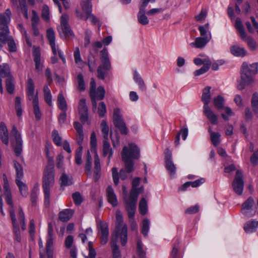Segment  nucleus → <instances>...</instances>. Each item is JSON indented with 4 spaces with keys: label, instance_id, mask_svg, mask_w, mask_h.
I'll return each instance as SVG.
<instances>
[{
    "label": "nucleus",
    "instance_id": "obj_25",
    "mask_svg": "<svg viewBox=\"0 0 258 258\" xmlns=\"http://www.w3.org/2000/svg\"><path fill=\"white\" fill-rule=\"evenodd\" d=\"M231 53L235 56L244 57L247 54V51L243 47L238 45H232L230 47Z\"/></svg>",
    "mask_w": 258,
    "mask_h": 258
},
{
    "label": "nucleus",
    "instance_id": "obj_7",
    "mask_svg": "<svg viewBox=\"0 0 258 258\" xmlns=\"http://www.w3.org/2000/svg\"><path fill=\"white\" fill-rule=\"evenodd\" d=\"M235 27L239 34L240 37L242 40L247 42L250 49L254 50L256 48V43L255 41L250 37H248L245 32L243 26L240 18H237L235 20Z\"/></svg>",
    "mask_w": 258,
    "mask_h": 258
},
{
    "label": "nucleus",
    "instance_id": "obj_37",
    "mask_svg": "<svg viewBox=\"0 0 258 258\" xmlns=\"http://www.w3.org/2000/svg\"><path fill=\"white\" fill-rule=\"evenodd\" d=\"M57 104L58 108L63 112H66L68 109L67 101L61 93H59L57 97Z\"/></svg>",
    "mask_w": 258,
    "mask_h": 258
},
{
    "label": "nucleus",
    "instance_id": "obj_5",
    "mask_svg": "<svg viewBox=\"0 0 258 258\" xmlns=\"http://www.w3.org/2000/svg\"><path fill=\"white\" fill-rule=\"evenodd\" d=\"M116 234L119 235L121 244L122 246H124L127 241V228L126 224L122 225L123 218L119 211H116Z\"/></svg>",
    "mask_w": 258,
    "mask_h": 258
},
{
    "label": "nucleus",
    "instance_id": "obj_64",
    "mask_svg": "<svg viewBox=\"0 0 258 258\" xmlns=\"http://www.w3.org/2000/svg\"><path fill=\"white\" fill-rule=\"evenodd\" d=\"M42 17L44 20L47 21L49 19V8L46 5H44L42 8Z\"/></svg>",
    "mask_w": 258,
    "mask_h": 258
},
{
    "label": "nucleus",
    "instance_id": "obj_48",
    "mask_svg": "<svg viewBox=\"0 0 258 258\" xmlns=\"http://www.w3.org/2000/svg\"><path fill=\"white\" fill-rule=\"evenodd\" d=\"M101 132L104 140H107L108 138L109 127L105 120H103L100 124Z\"/></svg>",
    "mask_w": 258,
    "mask_h": 258
},
{
    "label": "nucleus",
    "instance_id": "obj_20",
    "mask_svg": "<svg viewBox=\"0 0 258 258\" xmlns=\"http://www.w3.org/2000/svg\"><path fill=\"white\" fill-rule=\"evenodd\" d=\"M32 55L35 62V69L40 72L42 70V64L41 63V53L40 48L33 46Z\"/></svg>",
    "mask_w": 258,
    "mask_h": 258
},
{
    "label": "nucleus",
    "instance_id": "obj_46",
    "mask_svg": "<svg viewBox=\"0 0 258 258\" xmlns=\"http://www.w3.org/2000/svg\"><path fill=\"white\" fill-rule=\"evenodd\" d=\"M165 167L168 170L170 176L174 177L176 172V167L173 161L165 162Z\"/></svg>",
    "mask_w": 258,
    "mask_h": 258
},
{
    "label": "nucleus",
    "instance_id": "obj_42",
    "mask_svg": "<svg viewBox=\"0 0 258 258\" xmlns=\"http://www.w3.org/2000/svg\"><path fill=\"white\" fill-rule=\"evenodd\" d=\"M6 86L7 92L9 93L12 94L14 93L15 89L14 78L12 76L9 77L8 79H6Z\"/></svg>",
    "mask_w": 258,
    "mask_h": 258
},
{
    "label": "nucleus",
    "instance_id": "obj_24",
    "mask_svg": "<svg viewBox=\"0 0 258 258\" xmlns=\"http://www.w3.org/2000/svg\"><path fill=\"white\" fill-rule=\"evenodd\" d=\"M74 211L71 209H64L58 214L59 219L62 222L68 221L73 216Z\"/></svg>",
    "mask_w": 258,
    "mask_h": 258
},
{
    "label": "nucleus",
    "instance_id": "obj_41",
    "mask_svg": "<svg viewBox=\"0 0 258 258\" xmlns=\"http://www.w3.org/2000/svg\"><path fill=\"white\" fill-rule=\"evenodd\" d=\"M60 186H69L73 184L72 178H70L67 174L63 173L60 178Z\"/></svg>",
    "mask_w": 258,
    "mask_h": 258
},
{
    "label": "nucleus",
    "instance_id": "obj_29",
    "mask_svg": "<svg viewBox=\"0 0 258 258\" xmlns=\"http://www.w3.org/2000/svg\"><path fill=\"white\" fill-rule=\"evenodd\" d=\"M119 237L118 234H116L114 237L111 238V245L112 249V252L113 254V258H119L120 252L118 246L117 244V238Z\"/></svg>",
    "mask_w": 258,
    "mask_h": 258
},
{
    "label": "nucleus",
    "instance_id": "obj_39",
    "mask_svg": "<svg viewBox=\"0 0 258 258\" xmlns=\"http://www.w3.org/2000/svg\"><path fill=\"white\" fill-rule=\"evenodd\" d=\"M110 70H107L105 68L98 66L97 70V78L102 80H105L106 77L108 74V72Z\"/></svg>",
    "mask_w": 258,
    "mask_h": 258
},
{
    "label": "nucleus",
    "instance_id": "obj_57",
    "mask_svg": "<svg viewBox=\"0 0 258 258\" xmlns=\"http://www.w3.org/2000/svg\"><path fill=\"white\" fill-rule=\"evenodd\" d=\"M8 45V50L10 52H15L17 51L16 44L12 37L8 40L7 42Z\"/></svg>",
    "mask_w": 258,
    "mask_h": 258
},
{
    "label": "nucleus",
    "instance_id": "obj_12",
    "mask_svg": "<svg viewBox=\"0 0 258 258\" xmlns=\"http://www.w3.org/2000/svg\"><path fill=\"white\" fill-rule=\"evenodd\" d=\"M242 173L237 170L236 173L235 179L232 183V186L234 191L238 195L242 194L244 186V182L242 179Z\"/></svg>",
    "mask_w": 258,
    "mask_h": 258
},
{
    "label": "nucleus",
    "instance_id": "obj_2",
    "mask_svg": "<svg viewBox=\"0 0 258 258\" xmlns=\"http://www.w3.org/2000/svg\"><path fill=\"white\" fill-rule=\"evenodd\" d=\"M258 71V63H253L248 66L247 62H244L241 68V80L237 85L238 89L242 90L245 87L250 85L254 81L253 76Z\"/></svg>",
    "mask_w": 258,
    "mask_h": 258
},
{
    "label": "nucleus",
    "instance_id": "obj_51",
    "mask_svg": "<svg viewBox=\"0 0 258 258\" xmlns=\"http://www.w3.org/2000/svg\"><path fill=\"white\" fill-rule=\"evenodd\" d=\"M150 229V221L148 219L146 218L143 220L142 222V233L145 236L148 235Z\"/></svg>",
    "mask_w": 258,
    "mask_h": 258
},
{
    "label": "nucleus",
    "instance_id": "obj_61",
    "mask_svg": "<svg viewBox=\"0 0 258 258\" xmlns=\"http://www.w3.org/2000/svg\"><path fill=\"white\" fill-rule=\"evenodd\" d=\"M72 198L73 199L74 202L76 205H79L82 202V196L79 192H76L74 193L72 195Z\"/></svg>",
    "mask_w": 258,
    "mask_h": 258
},
{
    "label": "nucleus",
    "instance_id": "obj_49",
    "mask_svg": "<svg viewBox=\"0 0 258 258\" xmlns=\"http://www.w3.org/2000/svg\"><path fill=\"white\" fill-rule=\"evenodd\" d=\"M221 135L219 133H211V141L214 146H218L220 143Z\"/></svg>",
    "mask_w": 258,
    "mask_h": 258
},
{
    "label": "nucleus",
    "instance_id": "obj_28",
    "mask_svg": "<svg viewBox=\"0 0 258 258\" xmlns=\"http://www.w3.org/2000/svg\"><path fill=\"white\" fill-rule=\"evenodd\" d=\"M26 90L28 95V98L29 100H33L35 97L34 91L35 87L34 82L31 78L28 80L26 85Z\"/></svg>",
    "mask_w": 258,
    "mask_h": 258
},
{
    "label": "nucleus",
    "instance_id": "obj_11",
    "mask_svg": "<svg viewBox=\"0 0 258 258\" xmlns=\"http://www.w3.org/2000/svg\"><path fill=\"white\" fill-rule=\"evenodd\" d=\"M68 21V15L67 14H62L60 17V28L59 31L60 35L63 34L65 37H69L73 35Z\"/></svg>",
    "mask_w": 258,
    "mask_h": 258
},
{
    "label": "nucleus",
    "instance_id": "obj_44",
    "mask_svg": "<svg viewBox=\"0 0 258 258\" xmlns=\"http://www.w3.org/2000/svg\"><path fill=\"white\" fill-rule=\"evenodd\" d=\"M92 158L90 152H87L86 163H85V169L88 171L87 174L91 176L92 174Z\"/></svg>",
    "mask_w": 258,
    "mask_h": 258
},
{
    "label": "nucleus",
    "instance_id": "obj_50",
    "mask_svg": "<svg viewBox=\"0 0 258 258\" xmlns=\"http://www.w3.org/2000/svg\"><path fill=\"white\" fill-rule=\"evenodd\" d=\"M147 203L145 198H142L139 203V210L141 215H144L147 212Z\"/></svg>",
    "mask_w": 258,
    "mask_h": 258
},
{
    "label": "nucleus",
    "instance_id": "obj_10",
    "mask_svg": "<svg viewBox=\"0 0 258 258\" xmlns=\"http://www.w3.org/2000/svg\"><path fill=\"white\" fill-rule=\"evenodd\" d=\"M254 204L253 199L252 197L248 198L242 205L241 213L247 217L254 215L256 209Z\"/></svg>",
    "mask_w": 258,
    "mask_h": 258
},
{
    "label": "nucleus",
    "instance_id": "obj_40",
    "mask_svg": "<svg viewBox=\"0 0 258 258\" xmlns=\"http://www.w3.org/2000/svg\"><path fill=\"white\" fill-rule=\"evenodd\" d=\"M82 10L87 15L92 12V4L89 0H82L81 3Z\"/></svg>",
    "mask_w": 258,
    "mask_h": 258
},
{
    "label": "nucleus",
    "instance_id": "obj_8",
    "mask_svg": "<svg viewBox=\"0 0 258 258\" xmlns=\"http://www.w3.org/2000/svg\"><path fill=\"white\" fill-rule=\"evenodd\" d=\"M11 135L14 138L12 141V147L17 156H19L23 150V141L20 133L15 125L13 126Z\"/></svg>",
    "mask_w": 258,
    "mask_h": 258
},
{
    "label": "nucleus",
    "instance_id": "obj_21",
    "mask_svg": "<svg viewBox=\"0 0 258 258\" xmlns=\"http://www.w3.org/2000/svg\"><path fill=\"white\" fill-rule=\"evenodd\" d=\"M211 36H206L205 37H199L196 38L195 42H191L190 45L192 47L197 48H204L208 42L211 40Z\"/></svg>",
    "mask_w": 258,
    "mask_h": 258
},
{
    "label": "nucleus",
    "instance_id": "obj_22",
    "mask_svg": "<svg viewBox=\"0 0 258 258\" xmlns=\"http://www.w3.org/2000/svg\"><path fill=\"white\" fill-rule=\"evenodd\" d=\"M53 226L51 222H49L48 224V239L46 242V253H48L49 251H53L52 247L53 245Z\"/></svg>",
    "mask_w": 258,
    "mask_h": 258
},
{
    "label": "nucleus",
    "instance_id": "obj_1",
    "mask_svg": "<svg viewBox=\"0 0 258 258\" xmlns=\"http://www.w3.org/2000/svg\"><path fill=\"white\" fill-rule=\"evenodd\" d=\"M122 160L124 163V169L128 173L134 170V163L132 159H138L140 157V150L134 143H130L128 147L124 146L121 153Z\"/></svg>",
    "mask_w": 258,
    "mask_h": 258
},
{
    "label": "nucleus",
    "instance_id": "obj_47",
    "mask_svg": "<svg viewBox=\"0 0 258 258\" xmlns=\"http://www.w3.org/2000/svg\"><path fill=\"white\" fill-rule=\"evenodd\" d=\"M14 166L16 171V179H20L23 178L24 176L23 169L22 165L18 162H14Z\"/></svg>",
    "mask_w": 258,
    "mask_h": 258
},
{
    "label": "nucleus",
    "instance_id": "obj_54",
    "mask_svg": "<svg viewBox=\"0 0 258 258\" xmlns=\"http://www.w3.org/2000/svg\"><path fill=\"white\" fill-rule=\"evenodd\" d=\"M52 137L55 145L60 146L61 145V138L56 130H53L52 132Z\"/></svg>",
    "mask_w": 258,
    "mask_h": 258
},
{
    "label": "nucleus",
    "instance_id": "obj_34",
    "mask_svg": "<svg viewBox=\"0 0 258 258\" xmlns=\"http://www.w3.org/2000/svg\"><path fill=\"white\" fill-rule=\"evenodd\" d=\"M258 226V222L250 221L245 224L244 229L246 233H251L255 231Z\"/></svg>",
    "mask_w": 258,
    "mask_h": 258
},
{
    "label": "nucleus",
    "instance_id": "obj_33",
    "mask_svg": "<svg viewBox=\"0 0 258 258\" xmlns=\"http://www.w3.org/2000/svg\"><path fill=\"white\" fill-rule=\"evenodd\" d=\"M12 76L9 65L6 63L0 64V77L8 79Z\"/></svg>",
    "mask_w": 258,
    "mask_h": 258
},
{
    "label": "nucleus",
    "instance_id": "obj_9",
    "mask_svg": "<svg viewBox=\"0 0 258 258\" xmlns=\"http://www.w3.org/2000/svg\"><path fill=\"white\" fill-rule=\"evenodd\" d=\"M113 122L115 126L117 128L122 135H127L128 130L125 123L122 118L120 110L118 108L114 109L113 114Z\"/></svg>",
    "mask_w": 258,
    "mask_h": 258
},
{
    "label": "nucleus",
    "instance_id": "obj_60",
    "mask_svg": "<svg viewBox=\"0 0 258 258\" xmlns=\"http://www.w3.org/2000/svg\"><path fill=\"white\" fill-rule=\"evenodd\" d=\"M47 38L49 44L55 42V35L52 28H49L47 30Z\"/></svg>",
    "mask_w": 258,
    "mask_h": 258
},
{
    "label": "nucleus",
    "instance_id": "obj_63",
    "mask_svg": "<svg viewBox=\"0 0 258 258\" xmlns=\"http://www.w3.org/2000/svg\"><path fill=\"white\" fill-rule=\"evenodd\" d=\"M211 66L203 65V66L200 69L196 70L194 72V74L196 76H199L201 75L206 72H207L210 69Z\"/></svg>",
    "mask_w": 258,
    "mask_h": 258
},
{
    "label": "nucleus",
    "instance_id": "obj_53",
    "mask_svg": "<svg viewBox=\"0 0 258 258\" xmlns=\"http://www.w3.org/2000/svg\"><path fill=\"white\" fill-rule=\"evenodd\" d=\"M3 179L4 180L3 187L5 191V195H7L8 196L9 195L11 194V191L9 184V182L7 179V175L5 173L3 174Z\"/></svg>",
    "mask_w": 258,
    "mask_h": 258
},
{
    "label": "nucleus",
    "instance_id": "obj_38",
    "mask_svg": "<svg viewBox=\"0 0 258 258\" xmlns=\"http://www.w3.org/2000/svg\"><path fill=\"white\" fill-rule=\"evenodd\" d=\"M15 182L19 187L21 194L23 197H26L28 195V187L26 184L19 179H16Z\"/></svg>",
    "mask_w": 258,
    "mask_h": 258
},
{
    "label": "nucleus",
    "instance_id": "obj_19",
    "mask_svg": "<svg viewBox=\"0 0 258 258\" xmlns=\"http://www.w3.org/2000/svg\"><path fill=\"white\" fill-rule=\"evenodd\" d=\"M105 91L103 86H100L95 90L94 94V97L90 96L93 107H97V101L101 100L104 98Z\"/></svg>",
    "mask_w": 258,
    "mask_h": 258
},
{
    "label": "nucleus",
    "instance_id": "obj_45",
    "mask_svg": "<svg viewBox=\"0 0 258 258\" xmlns=\"http://www.w3.org/2000/svg\"><path fill=\"white\" fill-rule=\"evenodd\" d=\"M214 105L215 107L218 109H221L223 108L224 104V98L220 95L218 96L213 99Z\"/></svg>",
    "mask_w": 258,
    "mask_h": 258
},
{
    "label": "nucleus",
    "instance_id": "obj_15",
    "mask_svg": "<svg viewBox=\"0 0 258 258\" xmlns=\"http://www.w3.org/2000/svg\"><path fill=\"white\" fill-rule=\"evenodd\" d=\"M98 232L100 233V243L102 245L107 243L109 236L108 225L106 222L101 221L98 228Z\"/></svg>",
    "mask_w": 258,
    "mask_h": 258
},
{
    "label": "nucleus",
    "instance_id": "obj_35",
    "mask_svg": "<svg viewBox=\"0 0 258 258\" xmlns=\"http://www.w3.org/2000/svg\"><path fill=\"white\" fill-rule=\"evenodd\" d=\"M146 10L139 9L138 13V21L142 25H146L149 24V21L145 15Z\"/></svg>",
    "mask_w": 258,
    "mask_h": 258
},
{
    "label": "nucleus",
    "instance_id": "obj_23",
    "mask_svg": "<svg viewBox=\"0 0 258 258\" xmlns=\"http://www.w3.org/2000/svg\"><path fill=\"white\" fill-rule=\"evenodd\" d=\"M106 195L108 202L113 207L117 205V200L111 186H108L106 188Z\"/></svg>",
    "mask_w": 258,
    "mask_h": 258
},
{
    "label": "nucleus",
    "instance_id": "obj_62",
    "mask_svg": "<svg viewBox=\"0 0 258 258\" xmlns=\"http://www.w3.org/2000/svg\"><path fill=\"white\" fill-rule=\"evenodd\" d=\"M199 208H200V207L198 205L191 206V207H189L188 208H187L185 211V213L186 214H189V215L196 214L199 212Z\"/></svg>",
    "mask_w": 258,
    "mask_h": 258
},
{
    "label": "nucleus",
    "instance_id": "obj_18",
    "mask_svg": "<svg viewBox=\"0 0 258 258\" xmlns=\"http://www.w3.org/2000/svg\"><path fill=\"white\" fill-rule=\"evenodd\" d=\"M203 114L211 124L215 125L218 123V116L213 112L209 105L203 106Z\"/></svg>",
    "mask_w": 258,
    "mask_h": 258
},
{
    "label": "nucleus",
    "instance_id": "obj_3",
    "mask_svg": "<svg viewBox=\"0 0 258 258\" xmlns=\"http://www.w3.org/2000/svg\"><path fill=\"white\" fill-rule=\"evenodd\" d=\"M11 12L9 9L6 10L4 13L0 14V42L6 44L12 36L9 35V31L8 24L10 21Z\"/></svg>",
    "mask_w": 258,
    "mask_h": 258
},
{
    "label": "nucleus",
    "instance_id": "obj_30",
    "mask_svg": "<svg viewBox=\"0 0 258 258\" xmlns=\"http://www.w3.org/2000/svg\"><path fill=\"white\" fill-rule=\"evenodd\" d=\"M211 88V87L207 86L203 90L201 100L204 103L203 106L209 105V104L210 102L211 98L210 94Z\"/></svg>",
    "mask_w": 258,
    "mask_h": 258
},
{
    "label": "nucleus",
    "instance_id": "obj_6",
    "mask_svg": "<svg viewBox=\"0 0 258 258\" xmlns=\"http://www.w3.org/2000/svg\"><path fill=\"white\" fill-rule=\"evenodd\" d=\"M138 195L139 192L137 189H132L129 198H124L125 209L127 211L128 217L130 219L134 218Z\"/></svg>",
    "mask_w": 258,
    "mask_h": 258
},
{
    "label": "nucleus",
    "instance_id": "obj_16",
    "mask_svg": "<svg viewBox=\"0 0 258 258\" xmlns=\"http://www.w3.org/2000/svg\"><path fill=\"white\" fill-rule=\"evenodd\" d=\"M100 58L101 63L99 66L104 67L107 70L111 69V63L109 57L107 48L104 47L100 52Z\"/></svg>",
    "mask_w": 258,
    "mask_h": 258
},
{
    "label": "nucleus",
    "instance_id": "obj_59",
    "mask_svg": "<svg viewBox=\"0 0 258 258\" xmlns=\"http://www.w3.org/2000/svg\"><path fill=\"white\" fill-rule=\"evenodd\" d=\"M106 113V105L104 102L99 103L98 108V113L100 117H103Z\"/></svg>",
    "mask_w": 258,
    "mask_h": 258
},
{
    "label": "nucleus",
    "instance_id": "obj_36",
    "mask_svg": "<svg viewBox=\"0 0 258 258\" xmlns=\"http://www.w3.org/2000/svg\"><path fill=\"white\" fill-rule=\"evenodd\" d=\"M44 98L45 102L50 106H52V95L48 85L43 88Z\"/></svg>",
    "mask_w": 258,
    "mask_h": 258
},
{
    "label": "nucleus",
    "instance_id": "obj_31",
    "mask_svg": "<svg viewBox=\"0 0 258 258\" xmlns=\"http://www.w3.org/2000/svg\"><path fill=\"white\" fill-rule=\"evenodd\" d=\"M134 80L135 82L138 84L140 89L142 91H143V92L146 91L147 88H146V84H145L143 79H142V78L141 77L140 74L137 71L134 72Z\"/></svg>",
    "mask_w": 258,
    "mask_h": 258
},
{
    "label": "nucleus",
    "instance_id": "obj_52",
    "mask_svg": "<svg viewBox=\"0 0 258 258\" xmlns=\"http://www.w3.org/2000/svg\"><path fill=\"white\" fill-rule=\"evenodd\" d=\"M194 62L197 66H201L202 64L211 66V61L208 57L204 59L195 58L194 60Z\"/></svg>",
    "mask_w": 258,
    "mask_h": 258
},
{
    "label": "nucleus",
    "instance_id": "obj_14",
    "mask_svg": "<svg viewBox=\"0 0 258 258\" xmlns=\"http://www.w3.org/2000/svg\"><path fill=\"white\" fill-rule=\"evenodd\" d=\"M78 109L80 120L82 123H84L88 119V107L86 105V100L85 98H81L80 100Z\"/></svg>",
    "mask_w": 258,
    "mask_h": 258
},
{
    "label": "nucleus",
    "instance_id": "obj_17",
    "mask_svg": "<svg viewBox=\"0 0 258 258\" xmlns=\"http://www.w3.org/2000/svg\"><path fill=\"white\" fill-rule=\"evenodd\" d=\"M113 181L115 185H117L119 183V177L121 180H125L127 178V175L126 171L124 169H121L118 173L117 168L116 167H113L111 169Z\"/></svg>",
    "mask_w": 258,
    "mask_h": 258
},
{
    "label": "nucleus",
    "instance_id": "obj_13",
    "mask_svg": "<svg viewBox=\"0 0 258 258\" xmlns=\"http://www.w3.org/2000/svg\"><path fill=\"white\" fill-rule=\"evenodd\" d=\"M10 214L13 224V232L14 233V239L18 242H20L21 240V237L19 225L17 222L15 211L13 209L10 210Z\"/></svg>",
    "mask_w": 258,
    "mask_h": 258
},
{
    "label": "nucleus",
    "instance_id": "obj_26",
    "mask_svg": "<svg viewBox=\"0 0 258 258\" xmlns=\"http://www.w3.org/2000/svg\"><path fill=\"white\" fill-rule=\"evenodd\" d=\"M100 159L98 154L96 153L94 156V178L95 181H98L100 177Z\"/></svg>",
    "mask_w": 258,
    "mask_h": 258
},
{
    "label": "nucleus",
    "instance_id": "obj_55",
    "mask_svg": "<svg viewBox=\"0 0 258 258\" xmlns=\"http://www.w3.org/2000/svg\"><path fill=\"white\" fill-rule=\"evenodd\" d=\"M78 84V89L80 91H84L85 90V82L84 77L82 74H79L77 77Z\"/></svg>",
    "mask_w": 258,
    "mask_h": 258
},
{
    "label": "nucleus",
    "instance_id": "obj_32",
    "mask_svg": "<svg viewBox=\"0 0 258 258\" xmlns=\"http://www.w3.org/2000/svg\"><path fill=\"white\" fill-rule=\"evenodd\" d=\"M33 104L34 113L35 114V118L37 120H39L41 118V114L39 107L38 97L37 92L36 93V94L35 95V97L33 98Z\"/></svg>",
    "mask_w": 258,
    "mask_h": 258
},
{
    "label": "nucleus",
    "instance_id": "obj_43",
    "mask_svg": "<svg viewBox=\"0 0 258 258\" xmlns=\"http://www.w3.org/2000/svg\"><path fill=\"white\" fill-rule=\"evenodd\" d=\"M251 106L253 111L258 116V94L254 93L251 99Z\"/></svg>",
    "mask_w": 258,
    "mask_h": 258
},
{
    "label": "nucleus",
    "instance_id": "obj_58",
    "mask_svg": "<svg viewBox=\"0 0 258 258\" xmlns=\"http://www.w3.org/2000/svg\"><path fill=\"white\" fill-rule=\"evenodd\" d=\"M20 7L24 12V15L26 19L28 18V9L26 5V0H19Z\"/></svg>",
    "mask_w": 258,
    "mask_h": 258
},
{
    "label": "nucleus",
    "instance_id": "obj_27",
    "mask_svg": "<svg viewBox=\"0 0 258 258\" xmlns=\"http://www.w3.org/2000/svg\"><path fill=\"white\" fill-rule=\"evenodd\" d=\"M107 140H104L103 142V156L106 157L108 155V164L110 162L111 158L113 155V151L110 147V144L107 142Z\"/></svg>",
    "mask_w": 258,
    "mask_h": 258
},
{
    "label": "nucleus",
    "instance_id": "obj_56",
    "mask_svg": "<svg viewBox=\"0 0 258 258\" xmlns=\"http://www.w3.org/2000/svg\"><path fill=\"white\" fill-rule=\"evenodd\" d=\"M19 219L21 225L22 229L24 230L26 228L25 222V215L22 210V208H20L19 210Z\"/></svg>",
    "mask_w": 258,
    "mask_h": 258
},
{
    "label": "nucleus",
    "instance_id": "obj_4",
    "mask_svg": "<svg viewBox=\"0 0 258 258\" xmlns=\"http://www.w3.org/2000/svg\"><path fill=\"white\" fill-rule=\"evenodd\" d=\"M54 173L53 167H47L44 172L43 178V188L44 193V203L48 206L50 202V188L53 185Z\"/></svg>",
    "mask_w": 258,
    "mask_h": 258
}]
</instances>
